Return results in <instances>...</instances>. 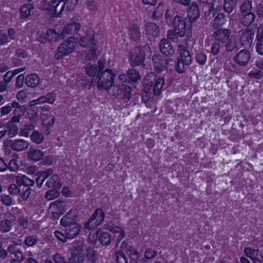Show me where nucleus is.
Returning a JSON list of instances; mask_svg holds the SVG:
<instances>
[{
  "label": "nucleus",
  "instance_id": "ddd939ff",
  "mask_svg": "<svg viewBox=\"0 0 263 263\" xmlns=\"http://www.w3.org/2000/svg\"><path fill=\"white\" fill-rule=\"evenodd\" d=\"M66 210L65 204L59 200H56L50 204L48 214L52 218H58Z\"/></svg>",
  "mask_w": 263,
  "mask_h": 263
},
{
  "label": "nucleus",
  "instance_id": "7ed1b4c3",
  "mask_svg": "<svg viewBox=\"0 0 263 263\" xmlns=\"http://www.w3.org/2000/svg\"><path fill=\"white\" fill-rule=\"evenodd\" d=\"M64 228V233L58 230L54 233L55 237L63 242H66L67 239H72L76 237L81 229V226L78 223Z\"/></svg>",
  "mask_w": 263,
  "mask_h": 263
},
{
  "label": "nucleus",
  "instance_id": "5fc2aeb1",
  "mask_svg": "<svg viewBox=\"0 0 263 263\" xmlns=\"http://www.w3.org/2000/svg\"><path fill=\"white\" fill-rule=\"evenodd\" d=\"M12 228L11 222L8 220H4L0 222V231L2 232H8Z\"/></svg>",
  "mask_w": 263,
  "mask_h": 263
},
{
  "label": "nucleus",
  "instance_id": "e2e57ef3",
  "mask_svg": "<svg viewBox=\"0 0 263 263\" xmlns=\"http://www.w3.org/2000/svg\"><path fill=\"white\" fill-rule=\"evenodd\" d=\"M9 193L11 195H17L20 193V190L18 189L17 186L14 183L10 184L8 187Z\"/></svg>",
  "mask_w": 263,
  "mask_h": 263
},
{
  "label": "nucleus",
  "instance_id": "412c9836",
  "mask_svg": "<svg viewBox=\"0 0 263 263\" xmlns=\"http://www.w3.org/2000/svg\"><path fill=\"white\" fill-rule=\"evenodd\" d=\"M28 142L24 139H17L12 141L10 145L11 148L17 152L24 151L28 147Z\"/></svg>",
  "mask_w": 263,
  "mask_h": 263
},
{
  "label": "nucleus",
  "instance_id": "f257e3e1",
  "mask_svg": "<svg viewBox=\"0 0 263 263\" xmlns=\"http://www.w3.org/2000/svg\"><path fill=\"white\" fill-rule=\"evenodd\" d=\"M95 33L94 31L90 29L86 31L78 41L79 44L82 47L89 48V53L84 55L85 60H90L96 57L97 47L95 43Z\"/></svg>",
  "mask_w": 263,
  "mask_h": 263
},
{
  "label": "nucleus",
  "instance_id": "ea45409f",
  "mask_svg": "<svg viewBox=\"0 0 263 263\" xmlns=\"http://www.w3.org/2000/svg\"><path fill=\"white\" fill-rule=\"evenodd\" d=\"M129 256L130 261L133 263L137 262L140 259L139 252L134 248L130 247L127 252Z\"/></svg>",
  "mask_w": 263,
  "mask_h": 263
},
{
  "label": "nucleus",
  "instance_id": "37998d69",
  "mask_svg": "<svg viewBox=\"0 0 263 263\" xmlns=\"http://www.w3.org/2000/svg\"><path fill=\"white\" fill-rule=\"evenodd\" d=\"M244 253L246 256L250 258L252 260L257 258L258 251L257 250L250 248H247L244 250Z\"/></svg>",
  "mask_w": 263,
  "mask_h": 263
},
{
  "label": "nucleus",
  "instance_id": "dca6fc26",
  "mask_svg": "<svg viewBox=\"0 0 263 263\" xmlns=\"http://www.w3.org/2000/svg\"><path fill=\"white\" fill-rule=\"evenodd\" d=\"M12 107L13 109V116L11 118L12 122H18L20 121L21 117L25 113V107L24 105H20L17 102H12Z\"/></svg>",
  "mask_w": 263,
  "mask_h": 263
},
{
  "label": "nucleus",
  "instance_id": "7c9ffc66",
  "mask_svg": "<svg viewBox=\"0 0 263 263\" xmlns=\"http://www.w3.org/2000/svg\"><path fill=\"white\" fill-rule=\"evenodd\" d=\"M128 34L130 37L135 41L138 40L141 36V32L139 27L135 25H131L128 28Z\"/></svg>",
  "mask_w": 263,
  "mask_h": 263
},
{
  "label": "nucleus",
  "instance_id": "49530a36",
  "mask_svg": "<svg viewBox=\"0 0 263 263\" xmlns=\"http://www.w3.org/2000/svg\"><path fill=\"white\" fill-rule=\"evenodd\" d=\"M93 217L98 221L99 223L101 224L104 221L105 215L103 210L101 209H97L92 214Z\"/></svg>",
  "mask_w": 263,
  "mask_h": 263
},
{
  "label": "nucleus",
  "instance_id": "bf43d9fd",
  "mask_svg": "<svg viewBox=\"0 0 263 263\" xmlns=\"http://www.w3.org/2000/svg\"><path fill=\"white\" fill-rule=\"evenodd\" d=\"M12 102L7 104L6 105L3 106L1 108L0 112H1V115L4 116L8 115L12 111Z\"/></svg>",
  "mask_w": 263,
  "mask_h": 263
},
{
  "label": "nucleus",
  "instance_id": "cd10ccee",
  "mask_svg": "<svg viewBox=\"0 0 263 263\" xmlns=\"http://www.w3.org/2000/svg\"><path fill=\"white\" fill-rule=\"evenodd\" d=\"M46 186L48 188L60 189L61 184L59 177L57 175H52L46 182Z\"/></svg>",
  "mask_w": 263,
  "mask_h": 263
},
{
  "label": "nucleus",
  "instance_id": "2f4dec72",
  "mask_svg": "<svg viewBox=\"0 0 263 263\" xmlns=\"http://www.w3.org/2000/svg\"><path fill=\"white\" fill-rule=\"evenodd\" d=\"M146 32L147 35L155 37L158 35L159 29L156 24L149 23L146 26Z\"/></svg>",
  "mask_w": 263,
  "mask_h": 263
},
{
  "label": "nucleus",
  "instance_id": "338daca9",
  "mask_svg": "<svg viewBox=\"0 0 263 263\" xmlns=\"http://www.w3.org/2000/svg\"><path fill=\"white\" fill-rule=\"evenodd\" d=\"M157 255L156 252L151 249H147L145 252V257L147 259H151L154 258Z\"/></svg>",
  "mask_w": 263,
  "mask_h": 263
},
{
  "label": "nucleus",
  "instance_id": "f3484780",
  "mask_svg": "<svg viewBox=\"0 0 263 263\" xmlns=\"http://www.w3.org/2000/svg\"><path fill=\"white\" fill-rule=\"evenodd\" d=\"M80 29L79 23L72 22L67 24L62 30L61 33L63 39L67 37L69 34L77 33Z\"/></svg>",
  "mask_w": 263,
  "mask_h": 263
},
{
  "label": "nucleus",
  "instance_id": "4468645a",
  "mask_svg": "<svg viewBox=\"0 0 263 263\" xmlns=\"http://www.w3.org/2000/svg\"><path fill=\"white\" fill-rule=\"evenodd\" d=\"M77 211L76 210H69L61 219L60 224L62 227L70 226L77 222Z\"/></svg>",
  "mask_w": 263,
  "mask_h": 263
},
{
  "label": "nucleus",
  "instance_id": "8fccbe9b",
  "mask_svg": "<svg viewBox=\"0 0 263 263\" xmlns=\"http://www.w3.org/2000/svg\"><path fill=\"white\" fill-rule=\"evenodd\" d=\"M85 71L90 77H94L97 72V67L95 64L88 63L85 67Z\"/></svg>",
  "mask_w": 263,
  "mask_h": 263
},
{
  "label": "nucleus",
  "instance_id": "f8f14e48",
  "mask_svg": "<svg viewBox=\"0 0 263 263\" xmlns=\"http://www.w3.org/2000/svg\"><path fill=\"white\" fill-rule=\"evenodd\" d=\"M114 95L124 102H127L130 98V88L125 84L117 86L114 88Z\"/></svg>",
  "mask_w": 263,
  "mask_h": 263
},
{
  "label": "nucleus",
  "instance_id": "6ab92c4d",
  "mask_svg": "<svg viewBox=\"0 0 263 263\" xmlns=\"http://www.w3.org/2000/svg\"><path fill=\"white\" fill-rule=\"evenodd\" d=\"M96 235L98 241L102 245L107 246L110 243L112 238L111 235L109 233L104 232L100 229L96 231Z\"/></svg>",
  "mask_w": 263,
  "mask_h": 263
},
{
  "label": "nucleus",
  "instance_id": "72a5a7b5",
  "mask_svg": "<svg viewBox=\"0 0 263 263\" xmlns=\"http://www.w3.org/2000/svg\"><path fill=\"white\" fill-rule=\"evenodd\" d=\"M14 122H12L11 120L9 122L6 126V129H5V131L6 132V133L8 134V136L9 138H13L15 137L18 133V128L17 126L14 124Z\"/></svg>",
  "mask_w": 263,
  "mask_h": 263
},
{
  "label": "nucleus",
  "instance_id": "b1692460",
  "mask_svg": "<svg viewBox=\"0 0 263 263\" xmlns=\"http://www.w3.org/2000/svg\"><path fill=\"white\" fill-rule=\"evenodd\" d=\"M224 44L225 50L227 52H231L240 48L237 42V39L233 35H231Z\"/></svg>",
  "mask_w": 263,
  "mask_h": 263
},
{
  "label": "nucleus",
  "instance_id": "2eb2a0df",
  "mask_svg": "<svg viewBox=\"0 0 263 263\" xmlns=\"http://www.w3.org/2000/svg\"><path fill=\"white\" fill-rule=\"evenodd\" d=\"M231 31L227 29H219L213 33L215 41L224 43L231 37Z\"/></svg>",
  "mask_w": 263,
  "mask_h": 263
},
{
  "label": "nucleus",
  "instance_id": "680f3d73",
  "mask_svg": "<svg viewBox=\"0 0 263 263\" xmlns=\"http://www.w3.org/2000/svg\"><path fill=\"white\" fill-rule=\"evenodd\" d=\"M45 103L47 102L49 104H53L56 100V95L53 92L48 93L46 96H44Z\"/></svg>",
  "mask_w": 263,
  "mask_h": 263
},
{
  "label": "nucleus",
  "instance_id": "4c0bfd02",
  "mask_svg": "<svg viewBox=\"0 0 263 263\" xmlns=\"http://www.w3.org/2000/svg\"><path fill=\"white\" fill-rule=\"evenodd\" d=\"M252 9V2L248 0H244L239 7L240 14L251 13Z\"/></svg>",
  "mask_w": 263,
  "mask_h": 263
},
{
  "label": "nucleus",
  "instance_id": "423d86ee",
  "mask_svg": "<svg viewBox=\"0 0 263 263\" xmlns=\"http://www.w3.org/2000/svg\"><path fill=\"white\" fill-rule=\"evenodd\" d=\"M44 8L48 11L50 15L59 17L65 11L63 2L65 0H44Z\"/></svg>",
  "mask_w": 263,
  "mask_h": 263
},
{
  "label": "nucleus",
  "instance_id": "0e129e2a",
  "mask_svg": "<svg viewBox=\"0 0 263 263\" xmlns=\"http://www.w3.org/2000/svg\"><path fill=\"white\" fill-rule=\"evenodd\" d=\"M45 100H46L45 99L44 96H41L36 99L29 101L28 106L31 107L36 104H41L45 103Z\"/></svg>",
  "mask_w": 263,
  "mask_h": 263
},
{
  "label": "nucleus",
  "instance_id": "6e6552de",
  "mask_svg": "<svg viewBox=\"0 0 263 263\" xmlns=\"http://www.w3.org/2000/svg\"><path fill=\"white\" fill-rule=\"evenodd\" d=\"M76 42L74 39L69 38L61 44L54 54L56 59H60L71 53L75 49Z\"/></svg>",
  "mask_w": 263,
  "mask_h": 263
},
{
  "label": "nucleus",
  "instance_id": "79ce46f5",
  "mask_svg": "<svg viewBox=\"0 0 263 263\" xmlns=\"http://www.w3.org/2000/svg\"><path fill=\"white\" fill-rule=\"evenodd\" d=\"M226 19L223 13L218 14L215 18L213 23V27L217 28L220 26L223 25L226 22Z\"/></svg>",
  "mask_w": 263,
  "mask_h": 263
},
{
  "label": "nucleus",
  "instance_id": "a18cd8bd",
  "mask_svg": "<svg viewBox=\"0 0 263 263\" xmlns=\"http://www.w3.org/2000/svg\"><path fill=\"white\" fill-rule=\"evenodd\" d=\"M127 77L132 82H136L140 78V76L138 71L134 69H130L127 71Z\"/></svg>",
  "mask_w": 263,
  "mask_h": 263
},
{
  "label": "nucleus",
  "instance_id": "f704fd0d",
  "mask_svg": "<svg viewBox=\"0 0 263 263\" xmlns=\"http://www.w3.org/2000/svg\"><path fill=\"white\" fill-rule=\"evenodd\" d=\"M33 9V6L30 4H27L20 8V16L22 18H26L31 15V12Z\"/></svg>",
  "mask_w": 263,
  "mask_h": 263
},
{
  "label": "nucleus",
  "instance_id": "20e7f679",
  "mask_svg": "<svg viewBox=\"0 0 263 263\" xmlns=\"http://www.w3.org/2000/svg\"><path fill=\"white\" fill-rule=\"evenodd\" d=\"M150 52L149 47L145 44L141 47H135L132 49L129 53V61L133 66L141 64L145 57Z\"/></svg>",
  "mask_w": 263,
  "mask_h": 263
},
{
  "label": "nucleus",
  "instance_id": "4be33fe9",
  "mask_svg": "<svg viewBox=\"0 0 263 263\" xmlns=\"http://www.w3.org/2000/svg\"><path fill=\"white\" fill-rule=\"evenodd\" d=\"M178 49L180 53V58L179 60L186 65H189L191 63V57L190 52L184 46L182 45H179Z\"/></svg>",
  "mask_w": 263,
  "mask_h": 263
},
{
  "label": "nucleus",
  "instance_id": "c9c22d12",
  "mask_svg": "<svg viewBox=\"0 0 263 263\" xmlns=\"http://www.w3.org/2000/svg\"><path fill=\"white\" fill-rule=\"evenodd\" d=\"M153 61L155 69L158 72L162 71L164 68L163 61L161 59V56L154 54L153 57Z\"/></svg>",
  "mask_w": 263,
  "mask_h": 263
},
{
  "label": "nucleus",
  "instance_id": "69168bd1",
  "mask_svg": "<svg viewBox=\"0 0 263 263\" xmlns=\"http://www.w3.org/2000/svg\"><path fill=\"white\" fill-rule=\"evenodd\" d=\"M221 48L220 44L219 42L215 41L211 47V52L213 55H217L220 52Z\"/></svg>",
  "mask_w": 263,
  "mask_h": 263
},
{
  "label": "nucleus",
  "instance_id": "c756f323",
  "mask_svg": "<svg viewBox=\"0 0 263 263\" xmlns=\"http://www.w3.org/2000/svg\"><path fill=\"white\" fill-rule=\"evenodd\" d=\"M53 173V171L51 168H49L45 171L41 172L40 173L39 176L36 179V183L37 185L39 187H41L45 179L49 176L52 175Z\"/></svg>",
  "mask_w": 263,
  "mask_h": 263
},
{
  "label": "nucleus",
  "instance_id": "052dcab7",
  "mask_svg": "<svg viewBox=\"0 0 263 263\" xmlns=\"http://www.w3.org/2000/svg\"><path fill=\"white\" fill-rule=\"evenodd\" d=\"M10 42L8 40L7 33L3 30H0V45H4Z\"/></svg>",
  "mask_w": 263,
  "mask_h": 263
},
{
  "label": "nucleus",
  "instance_id": "1a4fd4ad",
  "mask_svg": "<svg viewBox=\"0 0 263 263\" xmlns=\"http://www.w3.org/2000/svg\"><path fill=\"white\" fill-rule=\"evenodd\" d=\"M68 258L71 263H82L85 259L83 246H77L69 250L68 253Z\"/></svg>",
  "mask_w": 263,
  "mask_h": 263
},
{
  "label": "nucleus",
  "instance_id": "4d7b16f0",
  "mask_svg": "<svg viewBox=\"0 0 263 263\" xmlns=\"http://www.w3.org/2000/svg\"><path fill=\"white\" fill-rule=\"evenodd\" d=\"M86 257L90 261L95 262L97 259V252L92 249H88L86 251Z\"/></svg>",
  "mask_w": 263,
  "mask_h": 263
},
{
  "label": "nucleus",
  "instance_id": "a211bd4d",
  "mask_svg": "<svg viewBox=\"0 0 263 263\" xmlns=\"http://www.w3.org/2000/svg\"><path fill=\"white\" fill-rule=\"evenodd\" d=\"M254 36V31L248 29L241 30L240 37L241 45L242 46L250 45Z\"/></svg>",
  "mask_w": 263,
  "mask_h": 263
},
{
  "label": "nucleus",
  "instance_id": "e433bc0d",
  "mask_svg": "<svg viewBox=\"0 0 263 263\" xmlns=\"http://www.w3.org/2000/svg\"><path fill=\"white\" fill-rule=\"evenodd\" d=\"M241 23L246 26L251 25L254 21L255 15L253 12L241 14Z\"/></svg>",
  "mask_w": 263,
  "mask_h": 263
},
{
  "label": "nucleus",
  "instance_id": "f03ea898",
  "mask_svg": "<svg viewBox=\"0 0 263 263\" xmlns=\"http://www.w3.org/2000/svg\"><path fill=\"white\" fill-rule=\"evenodd\" d=\"M173 26L176 34L179 37H183L186 33L191 32L192 23L187 18L176 15L173 19Z\"/></svg>",
  "mask_w": 263,
  "mask_h": 263
},
{
  "label": "nucleus",
  "instance_id": "864d4df0",
  "mask_svg": "<svg viewBox=\"0 0 263 263\" xmlns=\"http://www.w3.org/2000/svg\"><path fill=\"white\" fill-rule=\"evenodd\" d=\"M29 95V93L27 91L22 90L17 93L16 98L19 102H24L28 99Z\"/></svg>",
  "mask_w": 263,
  "mask_h": 263
},
{
  "label": "nucleus",
  "instance_id": "c03bdc74",
  "mask_svg": "<svg viewBox=\"0 0 263 263\" xmlns=\"http://www.w3.org/2000/svg\"><path fill=\"white\" fill-rule=\"evenodd\" d=\"M31 140L36 144H40L44 140V137L42 134L35 130L34 131L30 136Z\"/></svg>",
  "mask_w": 263,
  "mask_h": 263
},
{
  "label": "nucleus",
  "instance_id": "39448f33",
  "mask_svg": "<svg viewBox=\"0 0 263 263\" xmlns=\"http://www.w3.org/2000/svg\"><path fill=\"white\" fill-rule=\"evenodd\" d=\"M144 84L152 87L154 94L157 96L161 93L164 80L163 77H157L154 73L151 72L145 76Z\"/></svg>",
  "mask_w": 263,
  "mask_h": 263
},
{
  "label": "nucleus",
  "instance_id": "09e8293b",
  "mask_svg": "<svg viewBox=\"0 0 263 263\" xmlns=\"http://www.w3.org/2000/svg\"><path fill=\"white\" fill-rule=\"evenodd\" d=\"M100 224H101L99 223L92 215L88 221L85 224L84 227L89 230H93Z\"/></svg>",
  "mask_w": 263,
  "mask_h": 263
},
{
  "label": "nucleus",
  "instance_id": "aec40b11",
  "mask_svg": "<svg viewBox=\"0 0 263 263\" xmlns=\"http://www.w3.org/2000/svg\"><path fill=\"white\" fill-rule=\"evenodd\" d=\"M42 125L49 127L52 126L54 122V118L51 112L47 110H42L41 113Z\"/></svg>",
  "mask_w": 263,
  "mask_h": 263
},
{
  "label": "nucleus",
  "instance_id": "de8ad7c7",
  "mask_svg": "<svg viewBox=\"0 0 263 263\" xmlns=\"http://www.w3.org/2000/svg\"><path fill=\"white\" fill-rule=\"evenodd\" d=\"M34 128L32 124L25 125L20 131V135L22 136L27 137L29 136L30 132Z\"/></svg>",
  "mask_w": 263,
  "mask_h": 263
},
{
  "label": "nucleus",
  "instance_id": "473e14b6",
  "mask_svg": "<svg viewBox=\"0 0 263 263\" xmlns=\"http://www.w3.org/2000/svg\"><path fill=\"white\" fill-rule=\"evenodd\" d=\"M44 155V153L40 149H30L28 155L29 159L34 161L41 160Z\"/></svg>",
  "mask_w": 263,
  "mask_h": 263
},
{
  "label": "nucleus",
  "instance_id": "0eeeda50",
  "mask_svg": "<svg viewBox=\"0 0 263 263\" xmlns=\"http://www.w3.org/2000/svg\"><path fill=\"white\" fill-rule=\"evenodd\" d=\"M115 77V73L110 69H106L102 73H98V88L109 90L114 83Z\"/></svg>",
  "mask_w": 263,
  "mask_h": 263
},
{
  "label": "nucleus",
  "instance_id": "6e6d98bb",
  "mask_svg": "<svg viewBox=\"0 0 263 263\" xmlns=\"http://www.w3.org/2000/svg\"><path fill=\"white\" fill-rule=\"evenodd\" d=\"M24 70V69H20L19 70L18 69H15L14 70L13 72L12 71H8L7 72L4 77V80L6 83H9L10 81L11 80L12 77L17 74L18 72L22 71Z\"/></svg>",
  "mask_w": 263,
  "mask_h": 263
},
{
  "label": "nucleus",
  "instance_id": "bb28decb",
  "mask_svg": "<svg viewBox=\"0 0 263 263\" xmlns=\"http://www.w3.org/2000/svg\"><path fill=\"white\" fill-rule=\"evenodd\" d=\"M47 40L50 42H57L59 40L63 39L62 33H59L55 29H49L46 31Z\"/></svg>",
  "mask_w": 263,
  "mask_h": 263
},
{
  "label": "nucleus",
  "instance_id": "13d9d810",
  "mask_svg": "<svg viewBox=\"0 0 263 263\" xmlns=\"http://www.w3.org/2000/svg\"><path fill=\"white\" fill-rule=\"evenodd\" d=\"M85 4L90 12H95L97 10V2L95 0H88Z\"/></svg>",
  "mask_w": 263,
  "mask_h": 263
},
{
  "label": "nucleus",
  "instance_id": "a878e982",
  "mask_svg": "<svg viewBox=\"0 0 263 263\" xmlns=\"http://www.w3.org/2000/svg\"><path fill=\"white\" fill-rule=\"evenodd\" d=\"M16 183L20 186L24 185L26 186H32L34 184V181L28 178L25 175L18 174L15 179Z\"/></svg>",
  "mask_w": 263,
  "mask_h": 263
},
{
  "label": "nucleus",
  "instance_id": "a19ab883",
  "mask_svg": "<svg viewBox=\"0 0 263 263\" xmlns=\"http://www.w3.org/2000/svg\"><path fill=\"white\" fill-rule=\"evenodd\" d=\"M237 0H224L223 9L227 13H231L236 7Z\"/></svg>",
  "mask_w": 263,
  "mask_h": 263
},
{
  "label": "nucleus",
  "instance_id": "603ef678",
  "mask_svg": "<svg viewBox=\"0 0 263 263\" xmlns=\"http://www.w3.org/2000/svg\"><path fill=\"white\" fill-rule=\"evenodd\" d=\"M78 0H65L63 2L65 11H71L74 9L75 6L77 5Z\"/></svg>",
  "mask_w": 263,
  "mask_h": 263
},
{
  "label": "nucleus",
  "instance_id": "393cba45",
  "mask_svg": "<svg viewBox=\"0 0 263 263\" xmlns=\"http://www.w3.org/2000/svg\"><path fill=\"white\" fill-rule=\"evenodd\" d=\"M199 9L197 3H193L187 12L188 20L192 23L199 17Z\"/></svg>",
  "mask_w": 263,
  "mask_h": 263
},
{
  "label": "nucleus",
  "instance_id": "5701e85b",
  "mask_svg": "<svg viewBox=\"0 0 263 263\" xmlns=\"http://www.w3.org/2000/svg\"><path fill=\"white\" fill-rule=\"evenodd\" d=\"M161 53L166 55H171L174 53V50L170 43L165 39L161 40L159 45Z\"/></svg>",
  "mask_w": 263,
  "mask_h": 263
},
{
  "label": "nucleus",
  "instance_id": "58836bf2",
  "mask_svg": "<svg viewBox=\"0 0 263 263\" xmlns=\"http://www.w3.org/2000/svg\"><path fill=\"white\" fill-rule=\"evenodd\" d=\"M38 241V238L36 235H30L25 237L24 243L27 247H32L36 245Z\"/></svg>",
  "mask_w": 263,
  "mask_h": 263
},
{
  "label": "nucleus",
  "instance_id": "9b49d317",
  "mask_svg": "<svg viewBox=\"0 0 263 263\" xmlns=\"http://www.w3.org/2000/svg\"><path fill=\"white\" fill-rule=\"evenodd\" d=\"M104 228L112 234L113 238L116 239L117 243H119L125 236V232L123 229L111 222L104 224Z\"/></svg>",
  "mask_w": 263,
  "mask_h": 263
},
{
  "label": "nucleus",
  "instance_id": "9d476101",
  "mask_svg": "<svg viewBox=\"0 0 263 263\" xmlns=\"http://www.w3.org/2000/svg\"><path fill=\"white\" fill-rule=\"evenodd\" d=\"M250 52L246 49H242L237 52L233 58L232 67L237 69L239 67L246 66L250 60Z\"/></svg>",
  "mask_w": 263,
  "mask_h": 263
},
{
  "label": "nucleus",
  "instance_id": "c85d7f7f",
  "mask_svg": "<svg viewBox=\"0 0 263 263\" xmlns=\"http://www.w3.org/2000/svg\"><path fill=\"white\" fill-rule=\"evenodd\" d=\"M25 83L28 87H34L39 84L40 79L37 74L32 73L26 77Z\"/></svg>",
  "mask_w": 263,
  "mask_h": 263
},
{
  "label": "nucleus",
  "instance_id": "774afa93",
  "mask_svg": "<svg viewBox=\"0 0 263 263\" xmlns=\"http://www.w3.org/2000/svg\"><path fill=\"white\" fill-rule=\"evenodd\" d=\"M7 168H8L10 171L15 172L16 171L18 168L16 160L15 159L10 160L8 165H7Z\"/></svg>",
  "mask_w": 263,
  "mask_h": 263
},
{
  "label": "nucleus",
  "instance_id": "3c124183",
  "mask_svg": "<svg viewBox=\"0 0 263 263\" xmlns=\"http://www.w3.org/2000/svg\"><path fill=\"white\" fill-rule=\"evenodd\" d=\"M59 189H53L47 191L45 194V198L48 200H51L58 197L60 195Z\"/></svg>",
  "mask_w": 263,
  "mask_h": 263
}]
</instances>
